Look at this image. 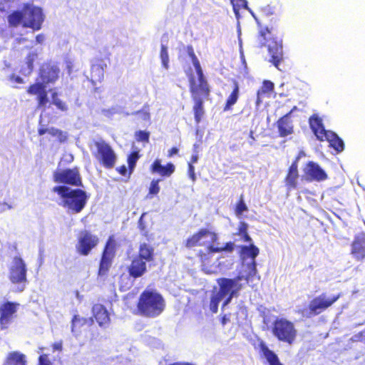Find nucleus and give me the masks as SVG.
I'll use <instances>...</instances> for the list:
<instances>
[{"mask_svg": "<svg viewBox=\"0 0 365 365\" xmlns=\"http://www.w3.org/2000/svg\"><path fill=\"white\" fill-rule=\"evenodd\" d=\"M255 19L259 28L257 35L259 46L267 47L270 56L269 61L279 68L280 63L284 60L282 41L272 36L278 27V15L274 12V8L268 5L261 9L259 16Z\"/></svg>", "mask_w": 365, "mask_h": 365, "instance_id": "1", "label": "nucleus"}, {"mask_svg": "<svg viewBox=\"0 0 365 365\" xmlns=\"http://www.w3.org/2000/svg\"><path fill=\"white\" fill-rule=\"evenodd\" d=\"M186 50L187 55L192 60L197 76L196 79L192 73L187 74L189 81V90L194 103L192 107L194 118L195 122L199 123L204 115V100L208 98L210 94V88L204 76L200 61L195 53L193 47L187 46Z\"/></svg>", "mask_w": 365, "mask_h": 365, "instance_id": "2", "label": "nucleus"}, {"mask_svg": "<svg viewBox=\"0 0 365 365\" xmlns=\"http://www.w3.org/2000/svg\"><path fill=\"white\" fill-rule=\"evenodd\" d=\"M165 309V301L161 294L146 289L143 291L136 304V313L143 317L155 318Z\"/></svg>", "mask_w": 365, "mask_h": 365, "instance_id": "3", "label": "nucleus"}, {"mask_svg": "<svg viewBox=\"0 0 365 365\" xmlns=\"http://www.w3.org/2000/svg\"><path fill=\"white\" fill-rule=\"evenodd\" d=\"M8 21L12 26L21 24L25 28L38 31L41 29L44 15L40 7L26 4L21 11H14L9 14Z\"/></svg>", "mask_w": 365, "mask_h": 365, "instance_id": "4", "label": "nucleus"}, {"mask_svg": "<svg viewBox=\"0 0 365 365\" xmlns=\"http://www.w3.org/2000/svg\"><path fill=\"white\" fill-rule=\"evenodd\" d=\"M52 191L61 198L60 205L73 214L80 213L88 200L86 192L80 188L71 189L66 185H58L53 187Z\"/></svg>", "mask_w": 365, "mask_h": 365, "instance_id": "5", "label": "nucleus"}, {"mask_svg": "<svg viewBox=\"0 0 365 365\" xmlns=\"http://www.w3.org/2000/svg\"><path fill=\"white\" fill-rule=\"evenodd\" d=\"M118 244L114 235H110L102 250L98 269V277L106 278L108 276L116 255Z\"/></svg>", "mask_w": 365, "mask_h": 365, "instance_id": "6", "label": "nucleus"}, {"mask_svg": "<svg viewBox=\"0 0 365 365\" xmlns=\"http://www.w3.org/2000/svg\"><path fill=\"white\" fill-rule=\"evenodd\" d=\"M272 333L278 341L289 345L295 341L297 336V330L294 323L284 318L277 319L274 321Z\"/></svg>", "mask_w": 365, "mask_h": 365, "instance_id": "7", "label": "nucleus"}, {"mask_svg": "<svg viewBox=\"0 0 365 365\" xmlns=\"http://www.w3.org/2000/svg\"><path fill=\"white\" fill-rule=\"evenodd\" d=\"M94 145L96 150L93 153V157L103 168L112 169L117 160V155L112 147L103 140L95 141Z\"/></svg>", "mask_w": 365, "mask_h": 365, "instance_id": "8", "label": "nucleus"}, {"mask_svg": "<svg viewBox=\"0 0 365 365\" xmlns=\"http://www.w3.org/2000/svg\"><path fill=\"white\" fill-rule=\"evenodd\" d=\"M9 279L12 284H19V292H23L27 284V267L24 260L19 256L13 258L9 267Z\"/></svg>", "mask_w": 365, "mask_h": 365, "instance_id": "9", "label": "nucleus"}, {"mask_svg": "<svg viewBox=\"0 0 365 365\" xmlns=\"http://www.w3.org/2000/svg\"><path fill=\"white\" fill-rule=\"evenodd\" d=\"M341 296V293H338L331 297H327L325 293H322L315 297L310 301L308 305V312L305 315L306 317L310 318L320 314L331 307Z\"/></svg>", "mask_w": 365, "mask_h": 365, "instance_id": "10", "label": "nucleus"}, {"mask_svg": "<svg viewBox=\"0 0 365 365\" xmlns=\"http://www.w3.org/2000/svg\"><path fill=\"white\" fill-rule=\"evenodd\" d=\"M100 242L99 237L90 230H82L77 237L76 251L81 256H88Z\"/></svg>", "mask_w": 365, "mask_h": 365, "instance_id": "11", "label": "nucleus"}, {"mask_svg": "<svg viewBox=\"0 0 365 365\" xmlns=\"http://www.w3.org/2000/svg\"><path fill=\"white\" fill-rule=\"evenodd\" d=\"M20 304L16 302L5 301L0 304V329L6 330L16 318Z\"/></svg>", "mask_w": 365, "mask_h": 365, "instance_id": "12", "label": "nucleus"}, {"mask_svg": "<svg viewBox=\"0 0 365 365\" xmlns=\"http://www.w3.org/2000/svg\"><path fill=\"white\" fill-rule=\"evenodd\" d=\"M53 181L57 183H62L75 187L82 186V180L78 168H68L65 170H56L53 173Z\"/></svg>", "mask_w": 365, "mask_h": 365, "instance_id": "13", "label": "nucleus"}, {"mask_svg": "<svg viewBox=\"0 0 365 365\" xmlns=\"http://www.w3.org/2000/svg\"><path fill=\"white\" fill-rule=\"evenodd\" d=\"M209 237L210 243H215L217 241L218 237L216 232L205 228L200 229L197 232L190 236L185 242V246L187 248H192L197 246H205L207 248V245L203 239Z\"/></svg>", "mask_w": 365, "mask_h": 365, "instance_id": "14", "label": "nucleus"}, {"mask_svg": "<svg viewBox=\"0 0 365 365\" xmlns=\"http://www.w3.org/2000/svg\"><path fill=\"white\" fill-rule=\"evenodd\" d=\"M60 68L57 63L52 61L44 62L38 70V78L46 85L56 83L60 75Z\"/></svg>", "mask_w": 365, "mask_h": 365, "instance_id": "15", "label": "nucleus"}, {"mask_svg": "<svg viewBox=\"0 0 365 365\" xmlns=\"http://www.w3.org/2000/svg\"><path fill=\"white\" fill-rule=\"evenodd\" d=\"M244 279L243 275H237L235 278H225L222 277L217 279V283L219 285V290L220 293L226 296L227 294L232 293L235 296L239 295V292L242 289V284L240 281Z\"/></svg>", "mask_w": 365, "mask_h": 365, "instance_id": "16", "label": "nucleus"}, {"mask_svg": "<svg viewBox=\"0 0 365 365\" xmlns=\"http://www.w3.org/2000/svg\"><path fill=\"white\" fill-rule=\"evenodd\" d=\"M327 178L325 171L317 163L309 161L303 168L302 179L306 182L322 181Z\"/></svg>", "mask_w": 365, "mask_h": 365, "instance_id": "17", "label": "nucleus"}, {"mask_svg": "<svg viewBox=\"0 0 365 365\" xmlns=\"http://www.w3.org/2000/svg\"><path fill=\"white\" fill-rule=\"evenodd\" d=\"M71 323L72 334L75 336H78L93 325V320L92 317H83L79 314H75L73 316Z\"/></svg>", "mask_w": 365, "mask_h": 365, "instance_id": "18", "label": "nucleus"}, {"mask_svg": "<svg viewBox=\"0 0 365 365\" xmlns=\"http://www.w3.org/2000/svg\"><path fill=\"white\" fill-rule=\"evenodd\" d=\"M241 251L244 257H250L252 259V261L247 264L249 272L245 278L246 281H248L250 277H252L257 273V264L255 262V258L259 255V250L257 247H256L253 244H251L249 246H242Z\"/></svg>", "mask_w": 365, "mask_h": 365, "instance_id": "19", "label": "nucleus"}, {"mask_svg": "<svg viewBox=\"0 0 365 365\" xmlns=\"http://www.w3.org/2000/svg\"><path fill=\"white\" fill-rule=\"evenodd\" d=\"M297 108L296 106L287 113L280 117L276 122L279 137L284 138L294 133V125L291 120V114Z\"/></svg>", "mask_w": 365, "mask_h": 365, "instance_id": "20", "label": "nucleus"}, {"mask_svg": "<svg viewBox=\"0 0 365 365\" xmlns=\"http://www.w3.org/2000/svg\"><path fill=\"white\" fill-rule=\"evenodd\" d=\"M299 157L297 156L289 167L286 176L284 178V184L288 191L297 189L298 185L299 171L298 161Z\"/></svg>", "mask_w": 365, "mask_h": 365, "instance_id": "21", "label": "nucleus"}, {"mask_svg": "<svg viewBox=\"0 0 365 365\" xmlns=\"http://www.w3.org/2000/svg\"><path fill=\"white\" fill-rule=\"evenodd\" d=\"M310 128L314 135L319 141H325L326 136L331 132L325 129L322 119L317 115L314 114L309 119Z\"/></svg>", "mask_w": 365, "mask_h": 365, "instance_id": "22", "label": "nucleus"}, {"mask_svg": "<svg viewBox=\"0 0 365 365\" xmlns=\"http://www.w3.org/2000/svg\"><path fill=\"white\" fill-rule=\"evenodd\" d=\"M107 67V63L104 59L97 58L91 66V82L93 85H96L97 82H102L104 79V71Z\"/></svg>", "mask_w": 365, "mask_h": 365, "instance_id": "23", "label": "nucleus"}, {"mask_svg": "<svg viewBox=\"0 0 365 365\" xmlns=\"http://www.w3.org/2000/svg\"><path fill=\"white\" fill-rule=\"evenodd\" d=\"M147 262L134 256L130 264L127 267L128 275L138 279L143 277L147 272Z\"/></svg>", "mask_w": 365, "mask_h": 365, "instance_id": "24", "label": "nucleus"}, {"mask_svg": "<svg viewBox=\"0 0 365 365\" xmlns=\"http://www.w3.org/2000/svg\"><path fill=\"white\" fill-rule=\"evenodd\" d=\"M92 318L94 319L101 327H107L110 322V314L105 307L101 304H96L92 307Z\"/></svg>", "mask_w": 365, "mask_h": 365, "instance_id": "25", "label": "nucleus"}, {"mask_svg": "<svg viewBox=\"0 0 365 365\" xmlns=\"http://www.w3.org/2000/svg\"><path fill=\"white\" fill-rule=\"evenodd\" d=\"M351 254L356 260L365 259V234L361 233L354 237L351 245Z\"/></svg>", "mask_w": 365, "mask_h": 365, "instance_id": "26", "label": "nucleus"}, {"mask_svg": "<svg viewBox=\"0 0 365 365\" xmlns=\"http://www.w3.org/2000/svg\"><path fill=\"white\" fill-rule=\"evenodd\" d=\"M175 170V166L173 163L170 162L163 165L160 159H155L150 166L151 173L158 174L163 178L171 176Z\"/></svg>", "mask_w": 365, "mask_h": 365, "instance_id": "27", "label": "nucleus"}, {"mask_svg": "<svg viewBox=\"0 0 365 365\" xmlns=\"http://www.w3.org/2000/svg\"><path fill=\"white\" fill-rule=\"evenodd\" d=\"M135 257L147 263L153 262L155 260L154 247L146 242L140 243L139 245L138 254Z\"/></svg>", "mask_w": 365, "mask_h": 365, "instance_id": "28", "label": "nucleus"}, {"mask_svg": "<svg viewBox=\"0 0 365 365\" xmlns=\"http://www.w3.org/2000/svg\"><path fill=\"white\" fill-rule=\"evenodd\" d=\"M233 88L231 93L226 99L223 106V111H229L232 109V106L236 104L240 98V86L236 80H232Z\"/></svg>", "mask_w": 365, "mask_h": 365, "instance_id": "29", "label": "nucleus"}, {"mask_svg": "<svg viewBox=\"0 0 365 365\" xmlns=\"http://www.w3.org/2000/svg\"><path fill=\"white\" fill-rule=\"evenodd\" d=\"M260 351L269 365H284L281 363L278 356L264 344H260Z\"/></svg>", "mask_w": 365, "mask_h": 365, "instance_id": "30", "label": "nucleus"}, {"mask_svg": "<svg viewBox=\"0 0 365 365\" xmlns=\"http://www.w3.org/2000/svg\"><path fill=\"white\" fill-rule=\"evenodd\" d=\"M38 59V53L36 52H30L27 54L24 60L25 67L22 66L21 72L24 75H30L34 68V62Z\"/></svg>", "mask_w": 365, "mask_h": 365, "instance_id": "31", "label": "nucleus"}, {"mask_svg": "<svg viewBox=\"0 0 365 365\" xmlns=\"http://www.w3.org/2000/svg\"><path fill=\"white\" fill-rule=\"evenodd\" d=\"M5 364L6 365H26L25 355L18 351L10 352L6 358Z\"/></svg>", "mask_w": 365, "mask_h": 365, "instance_id": "32", "label": "nucleus"}, {"mask_svg": "<svg viewBox=\"0 0 365 365\" xmlns=\"http://www.w3.org/2000/svg\"><path fill=\"white\" fill-rule=\"evenodd\" d=\"M326 140L329 143V146L333 148L338 153H340L344 149V143L343 140L334 132L331 131L327 136Z\"/></svg>", "mask_w": 365, "mask_h": 365, "instance_id": "33", "label": "nucleus"}, {"mask_svg": "<svg viewBox=\"0 0 365 365\" xmlns=\"http://www.w3.org/2000/svg\"><path fill=\"white\" fill-rule=\"evenodd\" d=\"M274 90V83L270 81H264L262 85L257 92L256 104L259 106L262 103V97L266 94L272 92Z\"/></svg>", "mask_w": 365, "mask_h": 365, "instance_id": "34", "label": "nucleus"}, {"mask_svg": "<svg viewBox=\"0 0 365 365\" xmlns=\"http://www.w3.org/2000/svg\"><path fill=\"white\" fill-rule=\"evenodd\" d=\"M212 252H210L207 250V252H205L203 251H199V252L197 254V256L199 257L200 260L202 263V266L203 267L202 269L206 273H210L209 270H205L206 269L205 267L210 265V263L212 261Z\"/></svg>", "mask_w": 365, "mask_h": 365, "instance_id": "35", "label": "nucleus"}, {"mask_svg": "<svg viewBox=\"0 0 365 365\" xmlns=\"http://www.w3.org/2000/svg\"><path fill=\"white\" fill-rule=\"evenodd\" d=\"M140 158V155L139 153V151L138 150L133 151L128 155L127 158V162L128 165V176H130L131 173L133 172L134 168L136 165V163Z\"/></svg>", "mask_w": 365, "mask_h": 365, "instance_id": "36", "label": "nucleus"}, {"mask_svg": "<svg viewBox=\"0 0 365 365\" xmlns=\"http://www.w3.org/2000/svg\"><path fill=\"white\" fill-rule=\"evenodd\" d=\"M46 83L41 82H36L31 84L26 91L29 95H39L46 91Z\"/></svg>", "mask_w": 365, "mask_h": 365, "instance_id": "37", "label": "nucleus"}, {"mask_svg": "<svg viewBox=\"0 0 365 365\" xmlns=\"http://www.w3.org/2000/svg\"><path fill=\"white\" fill-rule=\"evenodd\" d=\"M145 215H146L145 212H144L141 215V216L140 217V218L138 220V227L140 231L141 235L143 237H145L148 240H149L150 239L151 235H150V233H149L148 224L144 220V217Z\"/></svg>", "mask_w": 365, "mask_h": 365, "instance_id": "38", "label": "nucleus"}, {"mask_svg": "<svg viewBox=\"0 0 365 365\" xmlns=\"http://www.w3.org/2000/svg\"><path fill=\"white\" fill-rule=\"evenodd\" d=\"M215 243H209L207 250L211 252H221L223 251L232 252L234 250V243L232 242H227L224 247H217L214 245Z\"/></svg>", "mask_w": 365, "mask_h": 365, "instance_id": "39", "label": "nucleus"}, {"mask_svg": "<svg viewBox=\"0 0 365 365\" xmlns=\"http://www.w3.org/2000/svg\"><path fill=\"white\" fill-rule=\"evenodd\" d=\"M247 224L245 222H240L236 234L242 236L244 242H250L252 241V238L247 233Z\"/></svg>", "mask_w": 365, "mask_h": 365, "instance_id": "40", "label": "nucleus"}, {"mask_svg": "<svg viewBox=\"0 0 365 365\" xmlns=\"http://www.w3.org/2000/svg\"><path fill=\"white\" fill-rule=\"evenodd\" d=\"M225 297L223 294L220 293V290L216 294L211 297L210 308L212 313L217 312L219 303Z\"/></svg>", "mask_w": 365, "mask_h": 365, "instance_id": "41", "label": "nucleus"}, {"mask_svg": "<svg viewBox=\"0 0 365 365\" xmlns=\"http://www.w3.org/2000/svg\"><path fill=\"white\" fill-rule=\"evenodd\" d=\"M247 210H248V207L245 202L244 196H243V195H241L238 201L237 202V203L235 205V214L237 217H240L244 212L247 211Z\"/></svg>", "mask_w": 365, "mask_h": 365, "instance_id": "42", "label": "nucleus"}, {"mask_svg": "<svg viewBox=\"0 0 365 365\" xmlns=\"http://www.w3.org/2000/svg\"><path fill=\"white\" fill-rule=\"evenodd\" d=\"M48 133L51 136L56 137L59 143H64L67 140L66 133L58 128L51 127L49 128Z\"/></svg>", "mask_w": 365, "mask_h": 365, "instance_id": "43", "label": "nucleus"}, {"mask_svg": "<svg viewBox=\"0 0 365 365\" xmlns=\"http://www.w3.org/2000/svg\"><path fill=\"white\" fill-rule=\"evenodd\" d=\"M52 103L56 106V108L61 111H67L68 106L65 102L61 101L58 97V93L56 92H53L51 94Z\"/></svg>", "mask_w": 365, "mask_h": 365, "instance_id": "44", "label": "nucleus"}, {"mask_svg": "<svg viewBox=\"0 0 365 365\" xmlns=\"http://www.w3.org/2000/svg\"><path fill=\"white\" fill-rule=\"evenodd\" d=\"M133 115H138V118L143 121H150V114L148 111V106L145 105L142 109L132 113Z\"/></svg>", "mask_w": 365, "mask_h": 365, "instance_id": "45", "label": "nucleus"}, {"mask_svg": "<svg viewBox=\"0 0 365 365\" xmlns=\"http://www.w3.org/2000/svg\"><path fill=\"white\" fill-rule=\"evenodd\" d=\"M160 56L163 66L168 69L169 67V56L166 46L161 45Z\"/></svg>", "mask_w": 365, "mask_h": 365, "instance_id": "46", "label": "nucleus"}, {"mask_svg": "<svg viewBox=\"0 0 365 365\" xmlns=\"http://www.w3.org/2000/svg\"><path fill=\"white\" fill-rule=\"evenodd\" d=\"M135 138L138 142L148 143L150 132L145 130H138L135 133Z\"/></svg>", "mask_w": 365, "mask_h": 365, "instance_id": "47", "label": "nucleus"}, {"mask_svg": "<svg viewBox=\"0 0 365 365\" xmlns=\"http://www.w3.org/2000/svg\"><path fill=\"white\" fill-rule=\"evenodd\" d=\"M160 179H153L150 184L149 186V194L150 195H157L160 192L159 182Z\"/></svg>", "mask_w": 365, "mask_h": 365, "instance_id": "48", "label": "nucleus"}, {"mask_svg": "<svg viewBox=\"0 0 365 365\" xmlns=\"http://www.w3.org/2000/svg\"><path fill=\"white\" fill-rule=\"evenodd\" d=\"M38 108L45 107L48 102V96L46 91L37 96Z\"/></svg>", "mask_w": 365, "mask_h": 365, "instance_id": "49", "label": "nucleus"}, {"mask_svg": "<svg viewBox=\"0 0 365 365\" xmlns=\"http://www.w3.org/2000/svg\"><path fill=\"white\" fill-rule=\"evenodd\" d=\"M38 365H52L48 354H43L39 356Z\"/></svg>", "mask_w": 365, "mask_h": 365, "instance_id": "50", "label": "nucleus"}, {"mask_svg": "<svg viewBox=\"0 0 365 365\" xmlns=\"http://www.w3.org/2000/svg\"><path fill=\"white\" fill-rule=\"evenodd\" d=\"M233 5L234 9L236 7L238 9L247 7V1L245 0H230Z\"/></svg>", "mask_w": 365, "mask_h": 365, "instance_id": "51", "label": "nucleus"}, {"mask_svg": "<svg viewBox=\"0 0 365 365\" xmlns=\"http://www.w3.org/2000/svg\"><path fill=\"white\" fill-rule=\"evenodd\" d=\"M187 173H188V175H189L190 178L193 182L195 181L196 175H195V167L192 165L188 164Z\"/></svg>", "mask_w": 365, "mask_h": 365, "instance_id": "52", "label": "nucleus"}, {"mask_svg": "<svg viewBox=\"0 0 365 365\" xmlns=\"http://www.w3.org/2000/svg\"><path fill=\"white\" fill-rule=\"evenodd\" d=\"M116 171L122 176L128 175V169L125 165H122L117 168Z\"/></svg>", "mask_w": 365, "mask_h": 365, "instance_id": "53", "label": "nucleus"}, {"mask_svg": "<svg viewBox=\"0 0 365 365\" xmlns=\"http://www.w3.org/2000/svg\"><path fill=\"white\" fill-rule=\"evenodd\" d=\"M52 348L53 351H59L62 350V341H57L52 344Z\"/></svg>", "mask_w": 365, "mask_h": 365, "instance_id": "54", "label": "nucleus"}, {"mask_svg": "<svg viewBox=\"0 0 365 365\" xmlns=\"http://www.w3.org/2000/svg\"><path fill=\"white\" fill-rule=\"evenodd\" d=\"M227 295H228V296L224 301V302L222 304V307H225V306H227L231 302L232 299L235 297L234 295L233 292L230 293V294H227Z\"/></svg>", "mask_w": 365, "mask_h": 365, "instance_id": "55", "label": "nucleus"}, {"mask_svg": "<svg viewBox=\"0 0 365 365\" xmlns=\"http://www.w3.org/2000/svg\"><path fill=\"white\" fill-rule=\"evenodd\" d=\"M179 152V149L176 147H173L171 148L169 150H168V157H172L173 155H176L178 154Z\"/></svg>", "mask_w": 365, "mask_h": 365, "instance_id": "56", "label": "nucleus"}, {"mask_svg": "<svg viewBox=\"0 0 365 365\" xmlns=\"http://www.w3.org/2000/svg\"><path fill=\"white\" fill-rule=\"evenodd\" d=\"M73 68V63L71 61H66V69L68 71V73L70 74L72 73Z\"/></svg>", "mask_w": 365, "mask_h": 365, "instance_id": "57", "label": "nucleus"}, {"mask_svg": "<svg viewBox=\"0 0 365 365\" xmlns=\"http://www.w3.org/2000/svg\"><path fill=\"white\" fill-rule=\"evenodd\" d=\"M221 324L225 326L228 322H230V317L226 314L223 315L220 319Z\"/></svg>", "mask_w": 365, "mask_h": 365, "instance_id": "58", "label": "nucleus"}, {"mask_svg": "<svg viewBox=\"0 0 365 365\" xmlns=\"http://www.w3.org/2000/svg\"><path fill=\"white\" fill-rule=\"evenodd\" d=\"M48 132H49V128H40L38 129V134L39 135H43L46 133H48Z\"/></svg>", "mask_w": 365, "mask_h": 365, "instance_id": "59", "label": "nucleus"}, {"mask_svg": "<svg viewBox=\"0 0 365 365\" xmlns=\"http://www.w3.org/2000/svg\"><path fill=\"white\" fill-rule=\"evenodd\" d=\"M197 160H198V156L197 154H195V155H192L188 164H191L193 165L194 163H197Z\"/></svg>", "mask_w": 365, "mask_h": 365, "instance_id": "60", "label": "nucleus"}, {"mask_svg": "<svg viewBox=\"0 0 365 365\" xmlns=\"http://www.w3.org/2000/svg\"><path fill=\"white\" fill-rule=\"evenodd\" d=\"M36 41L37 43H42L44 41V36L43 34H38L36 36Z\"/></svg>", "mask_w": 365, "mask_h": 365, "instance_id": "61", "label": "nucleus"}, {"mask_svg": "<svg viewBox=\"0 0 365 365\" xmlns=\"http://www.w3.org/2000/svg\"><path fill=\"white\" fill-rule=\"evenodd\" d=\"M15 81L17 82V83H23V80L21 77L19 76H17L16 78H15Z\"/></svg>", "mask_w": 365, "mask_h": 365, "instance_id": "62", "label": "nucleus"}, {"mask_svg": "<svg viewBox=\"0 0 365 365\" xmlns=\"http://www.w3.org/2000/svg\"><path fill=\"white\" fill-rule=\"evenodd\" d=\"M249 136H250V138L252 139V140H255V138L254 137V132H253V130H250V131Z\"/></svg>", "mask_w": 365, "mask_h": 365, "instance_id": "63", "label": "nucleus"}, {"mask_svg": "<svg viewBox=\"0 0 365 365\" xmlns=\"http://www.w3.org/2000/svg\"><path fill=\"white\" fill-rule=\"evenodd\" d=\"M110 53H108L107 56L106 58L108 60V61H109V60H110Z\"/></svg>", "mask_w": 365, "mask_h": 365, "instance_id": "64", "label": "nucleus"}]
</instances>
